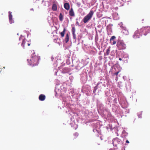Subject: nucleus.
I'll use <instances>...</instances> for the list:
<instances>
[{
    "label": "nucleus",
    "instance_id": "nucleus-1",
    "mask_svg": "<svg viewBox=\"0 0 150 150\" xmlns=\"http://www.w3.org/2000/svg\"><path fill=\"white\" fill-rule=\"evenodd\" d=\"M39 60V57L34 54L32 55L30 58L27 59L29 64L32 67L38 65Z\"/></svg>",
    "mask_w": 150,
    "mask_h": 150
},
{
    "label": "nucleus",
    "instance_id": "nucleus-2",
    "mask_svg": "<svg viewBox=\"0 0 150 150\" xmlns=\"http://www.w3.org/2000/svg\"><path fill=\"white\" fill-rule=\"evenodd\" d=\"M144 30V28H142L136 30L133 35V38L136 39L139 38L140 36H142Z\"/></svg>",
    "mask_w": 150,
    "mask_h": 150
},
{
    "label": "nucleus",
    "instance_id": "nucleus-3",
    "mask_svg": "<svg viewBox=\"0 0 150 150\" xmlns=\"http://www.w3.org/2000/svg\"><path fill=\"white\" fill-rule=\"evenodd\" d=\"M94 12L93 11H91L86 16L83 18V21L84 23L87 22L91 19L93 14Z\"/></svg>",
    "mask_w": 150,
    "mask_h": 150
},
{
    "label": "nucleus",
    "instance_id": "nucleus-4",
    "mask_svg": "<svg viewBox=\"0 0 150 150\" xmlns=\"http://www.w3.org/2000/svg\"><path fill=\"white\" fill-rule=\"evenodd\" d=\"M117 46L119 50H124L126 48L125 44L122 41L117 42Z\"/></svg>",
    "mask_w": 150,
    "mask_h": 150
},
{
    "label": "nucleus",
    "instance_id": "nucleus-5",
    "mask_svg": "<svg viewBox=\"0 0 150 150\" xmlns=\"http://www.w3.org/2000/svg\"><path fill=\"white\" fill-rule=\"evenodd\" d=\"M121 140L118 138H116L112 140V144L114 146H117V145L120 142Z\"/></svg>",
    "mask_w": 150,
    "mask_h": 150
},
{
    "label": "nucleus",
    "instance_id": "nucleus-6",
    "mask_svg": "<svg viewBox=\"0 0 150 150\" xmlns=\"http://www.w3.org/2000/svg\"><path fill=\"white\" fill-rule=\"evenodd\" d=\"M123 35H128L129 33L128 30L126 28H124L122 31Z\"/></svg>",
    "mask_w": 150,
    "mask_h": 150
},
{
    "label": "nucleus",
    "instance_id": "nucleus-7",
    "mask_svg": "<svg viewBox=\"0 0 150 150\" xmlns=\"http://www.w3.org/2000/svg\"><path fill=\"white\" fill-rule=\"evenodd\" d=\"M26 43L27 45L29 46L30 45V44L26 40H23L21 43L22 46L24 48H25V44Z\"/></svg>",
    "mask_w": 150,
    "mask_h": 150
},
{
    "label": "nucleus",
    "instance_id": "nucleus-8",
    "mask_svg": "<svg viewBox=\"0 0 150 150\" xmlns=\"http://www.w3.org/2000/svg\"><path fill=\"white\" fill-rule=\"evenodd\" d=\"M116 38V37L115 36H113L111 37V38L110 39V41L111 43V44L112 45H115L116 43V41L113 40L112 42V41L115 39Z\"/></svg>",
    "mask_w": 150,
    "mask_h": 150
},
{
    "label": "nucleus",
    "instance_id": "nucleus-9",
    "mask_svg": "<svg viewBox=\"0 0 150 150\" xmlns=\"http://www.w3.org/2000/svg\"><path fill=\"white\" fill-rule=\"evenodd\" d=\"M69 15L71 16H75V13L72 8H71L69 12Z\"/></svg>",
    "mask_w": 150,
    "mask_h": 150
},
{
    "label": "nucleus",
    "instance_id": "nucleus-10",
    "mask_svg": "<svg viewBox=\"0 0 150 150\" xmlns=\"http://www.w3.org/2000/svg\"><path fill=\"white\" fill-rule=\"evenodd\" d=\"M11 13H12L11 12L9 11L8 12L9 19L11 23H12L13 22L12 20V16Z\"/></svg>",
    "mask_w": 150,
    "mask_h": 150
},
{
    "label": "nucleus",
    "instance_id": "nucleus-11",
    "mask_svg": "<svg viewBox=\"0 0 150 150\" xmlns=\"http://www.w3.org/2000/svg\"><path fill=\"white\" fill-rule=\"evenodd\" d=\"M45 98L46 97L45 95L41 94L39 96V99L40 100L42 101L45 100Z\"/></svg>",
    "mask_w": 150,
    "mask_h": 150
},
{
    "label": "nucleus",
    "instance_id": "nucleus-12",
    "mask_svg": "<svg viewBox=\"0 0 150 150\" xmlns=\"http://www.w3.org/2000/svg\"><path fill=\"white\" fill-rule=\"evenodd\" d=\"M64 8L67 10H68L70 8V5L68 3H66L64 4Z\"/></svg>",
    "mask_w": 150,
    "mask_h": 150
},
{
    "label": "nucleus",
    "instance_id": "nucleus-13",
    "mask_svg": "<svg viewBox=\"0 0 150 150\" xmlns=\"http://www.w3.org/2000/svg\"><path fill=\"white\" fill-rule=\"evenodd\" d=\"M69 34L68 33H67L66 34L65 38V43H67L69 41Z\"/></svg>",
    "mask_w": 150,
    "mask_h": 150
},
{
    "label": "nucleus",
    "instance_id": "nucleus-14",
    "mask_svg": "<svg viewBox=\"0 0 150 150\" xmlns=\"http://www.w3.org/2000/svg\"><path fill=\"white\" fill-rule=\"evenodd\" d=\"M52 9L54 11H56L57 10V6L56 4H53Z\"/></svg>",
    "mask_w": 150,
    "mask_h": 150
},
{
    "label": "nucleus",
    "instance_id": "nucleus-15",
    "mask_svg": "<svg viewBox=\"0 0 150 150\" xmlns=\"http://www.w3.org/2000/svg\"><path fill=\"white\" fill-rule=\"evenodd\" d=\"M66 29L65 28H64V30L62 32L60 33V34L62 37H64Z\"/></svg>",
    "mask_w": 150,
    "mask_h": 150
},
{
    "label": "nucleus",
    "instance_id": "nucleus-16",
    "mask_svg": "<svg viewBox=\"0 0 150 150\" xmlns=\"http://www.w3.org/2000/svg\"><path fill=\"white\" fill-rule=\"evenodd\" d=\"M110 47H109L108 49H107L106 50V53L105 55H108L110 52Z\"/></svg>",
    "mask_w": 150,
    "mask_h": 150
},
{
    "label": "nucleus",
    "instance_id": "nucleus-17",
    "mask_svg": "<svg viewBox=\"0 0 150 150\" xmlns=\"http://www.w3.org/2000/svg\"><path fill=\"white\" fill-rule=\"evenodd\" d=\"M63 16L61 13H60L59 16V19L61 21H62L63 19Z\"/></svg>",
    "mask_w": 150,
    "mask_h": 150
},
{
    "label": "nucleus",
    "instance_id": "nucleus-18",
    "mask_svg": "<svg viewBox=\"0 0 150 150\" xmlns=\"http://www.w3.org/2000/svg\"><path fill=\"white\" fill-rule=\"evenodd\" d=\"M75 27H72L71 31L72 33V34H74L75 33Z\"/></svg>",
    "mask_w": 150,
    "mask_h": 150
},
{
    "label": "nucleus",
    "instance_id": "nucleus-19",
    "mask_svg": "<svg viewBox=\"0 0 150 150\" xmlns=\"http://www.w3.org/2000/svg\"><path fill=\"white\" fill-rule=\"evenodd\" d=\"M73 35V38L74 39H76V36L75 33L72 34Z\"/></svg>",
    "mask_w": 150,
    "mask_h": 150
},
{
    "label": "nucleus",
    "instance_id": "nucleus-20",
    "mask_svg": "<svg viewBox=\"0 0 150 150\" xmlns=\"http://www.w3.org/2000/svg\"><path fill=\"white\" fill-rule=\"evenodd\" d=\"M120 71H118L117 72L115 73L114 74L116 75V76H117L118 74V73H119Z\"/></svg>",
    "mask_w": 150,
    "mask_h": 150
},
{
    "label": "nucleus",
    "instance_id": "nucleus-21",
    "mask_svg": "<svg viewBox=\"0 0 150 150\" xmlns=\"http://www.w3.org/2000/svg\"><path fill=\"white\" fill-rule=\"evenodd\" d=\"M126 142L127 143H129V142L128 140H127L126 141Z\"/></svg>",
    "mask_w": 150,
    "mask_h": 150
},
{
    "label": "nucleus",
    "instance_id": "nucleus-22",
    "mask_svg": "<svg viewBox=\"0 0 150 150\" xmlns=\"http://www.w3.org/2000/svg\"><path fill=\"white\" fill-rule=\"evenodd\" d=\"M76 24H77L78 25H79V23L78 22H77L76 23Z\"/></svg>",
    "mask_w": 150,
    "mask_h": 150
},
{
    "label": "nucleus",
    "instance_id": "nucleus-23",
    "mask_svg": "<svg viewBox=\"0 0 150 150\" xmlns=\"http://www.w3.org/2000/svg\"><path fill=\"white\" fill-rule=\"evenodd\" d=\"M147 28H148V29H150V27H147Z\"/></svg>",
    "mask_w": 150,
    "mask_h": 150
},
{
    "label": "nucleus",
    "instance_id": "nucleus-24",
    "mask_svg": "<svg viewBox=\"0 0 150 150\" xmlns=\"http://www.w3.org/2000/svg\"><path fill=\"white\" fill-rule=\"evenodd\" d=\"M119 60L120 61H121L122 60V59L121 58H120L119 59Z\"/></svg>",
    "mask_w": 150,
    "mask_h": 150
},
{
    "label": "nucleus",
    "instance_id": "nucleus-25",
    "mask_svg": "<svg viewBox=\"0 0 150 150\" xmlns=\"http://www.w3.org/2000/svg\"><path fill=\"white\" fill-rule=\"evenodd\" d=\"M27 46V44H26V43H25V46Z\"/></svg>",
    "mask_w": 150,
    "mask_h": 150
},
{
    "label": "nucleus",
    "instance_id": "nucleus-26",
    "mask_svg": "<svg viewBox=\"0 0 150 150\" xmlns=\"http://www.w3.org/2000/svg\"><path fill=\"white\" fill-rule=\"evenodd\" d=\"M31 10L34 11L33 8H32L30 9Z\"/></svg>",
    "mask_w": 150,
    "mask_h": 150
},
{
    "label": "nucleus",
    "instance_id": "nucleus-27",
    "mask_svg": "<svg viewBox=\"0 0 150 150\" xmlns=\"http://www.w3.org/2000/svg\"><path fill=\"white\" fill-rule=\"evenodd\" d=\"M1 68H0V72H1Z\"/></svg>",
    "mask_w": 150,
    "mask_h": 150
},
{
    "label": "nucleus",
    "instance_id": "nucleus-28",
    "mask_svg": "<svg viewBox=\"0 0 150 150\" xmlns=\"http://www.w3.org/2000/svg\"><path fill=\"white\" fill-rule=\"evenodd\" d=\"M76 134H77V135H78V133H75V134H74V135H75V134H76Z\"/></svg>",
    "mask_w": 150,
    "mask_h": 150
},
{
    "label": "nucleus",
    "instance_id": "nucleus-29",
    "mask_svg": "<svg viewBox=\"0 0 150 150\" xmlns=\"http://www.w3.org/2000/svg\"><path fill=\"white\" fill-rule=\"evenodd\" d=\"M100 59H102V58H100Z\"/></svg>",
    "mask_w": 150,
    "mask_h": 150
},
{
    "label": "nucleus",
    "instance_id": "nucleus-30",
    "mask_svg": "<svg viewBox=\"0 0 150 150\" xmlns=\"http://www.w3.org/2000/svg\"><path fill=\"white\" fill-rule=\"evenodd\" d=\"M100 59H102V58H100Z\"/></svg>",
    "mask_w": 150,
    "mask_h": 150
},
{
    "label": "nucleus",
    "instance_id": "nucleus-31",
    "mask_svg": "<svg viewBox=\"0 0 150 150\" xmlns=\"http://www.w3.org/2000/svg\"><path fill=\"white\" fill-rule=\"evenodd\" d=\"M3 68H5V67H3Z\"/></svg>",
    "mask_w": 150,
    "mask_h": 150
}]
</instances>
